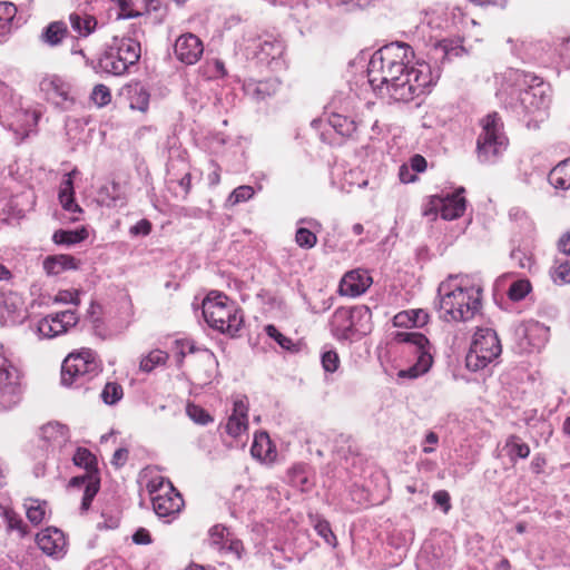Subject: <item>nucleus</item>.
Wrapping results in <instances>:
<instances>
[{"mask_svg":"<svg viewBox=\"0 0 570 570\" xmlns=\"http://www.w3.org/2000/svg\"><path fill=\"white\" fill-rule=\"evenodd\" d=\"M248 429V403L246 397L234 402L233 413L229 415L225 425L226 433L233 438H238Z\"/></svg>","mask_w":570,"mask_h":570,"instance_id":"obj_20","label":"nucleus"},{"mask_svg":"<svg viewBox=\"0 0 570 570\" xmlns=\"http://www.w3.org/2000/svg\"><path fill=\"white\" fill-rule=\"evenodd\" d=\"M151 230V224L147 219H141L130 227L129 233L131 236H147Z\"/></svg>","mask_w":570,"mask_h":570,"instance_id":"obj_61","label":"nucleus"},{"mask_svg":"<svg viewBox=\"0 0 570 570\" xmlns=\"http://www.w3.org/2000/svg\"><path fill=\"white\" fill-rule=\"evenodd\" d=\"M505 78L519 87V105L524 114L534 115L549 107V87L538 77L512 69L505 73Z\"/></svg>","mask_w":570,"mask_h":570,"instance_id":"obj_6","label":"nucleus"},{"mask_svg":"<svg viewBox=\"0 0 570 570\" xmlns=\"http://www.w3.org/2000/svg\"><path fill=\"white\" fill-rule=\"evenodd\" d=\"M289 482L302 492L311 490L313 482L305 464H296L288 471Z\"/></svg>","mask_w":570,"mask_h":570,"instance_id":"obj_32","label":"nucleus"},{"mask_svg":"<svg viewBox=\"0 0 570 570\" xmlns=\"http://www.w3.org/2000/svg\"><path fill=\"white\" fill-rule=\"evenodd\" d=\"M77 466L86 469V474H92L96 471L97 460L96 456L85 448H78L72 458Z\"/></svg>","mask_w":570,"mask_h":570,"instance_id":"obj_39","label":"nucleus"},{"mask_svg":"<svg viewBox=\"0 0 570 570\" xmlns=\"http://www.w3.org/2000/svg\"><path fill=\"white\" fill-rule=\"evenodd\" d=\"M187 414L197 424L206 425L213 421L210 415L203 407L195 404L187 406Z\"/></svg>","mask_w":570,"mask_h":570,"instance_id":"obj_53","label":"nucleus"},{"mask_svg":"<svg viewBox=\"0 0 570 570\" xmlns=\"http://www.w3.org/2000/svg\"><path fill=\"white\" fill-rule=\"evenodd\" d=\"M167 482L169 481L164 476H155L148 482L147 489L154 497L155 494L163 493L165 490H167Z\"/></svg>","mask_w":570,"mask_h":570,"instance_id":"obj_59","label":"nucleus"},{"mask_svg":"<svg viewBox=\"0 0 570 570\" xmlns=\"http://www.w3.org/2000/svg\"><path fill=\"white\" fill-rule=\"evenodd\" d=\"M67 29L62 22L50 23L41 35L43 42L57 46L66 36Z\"/></svg>","mask_w":570,"mask_h":570,"instance_id":"obj_40","label":"nucleus"},{"mask_svg":"<svg viewBox=\"0 0 570 570\" xmlns=\"http://www.w3.org/2000/svg\"><path fill=\"white\" fill-rule=\"evenodd\" d=\"M41 436L51 445L61 448L69 441V430L59 422H50L41 428Z\"/></svg>","mask_w":570,"mask_h":570,"instance_id":"obj_26","label":"nucleus"},{"mask_svg":"<svg viewBox=\"0 0 570 570\" xmlns=\"http://www.w3.org/2000/svg\"><path fill=\"white\" fill-rule=\"evenodd\" d=\"M414 51L404 42L389 43L370 59L368 82L396 102H410L425 94L435 78L423 60H414Z\"/></svg>","mask_w":570,"mask_h":570,"instance_id":"obj_1","label":"nucleus"},{"mask_svg":"<svg viewBox=\"0 0 570 570\" xmlns=\"http://www.w3.org/2000/svg\"><path fill=\"white\" fill-rule=\"evenodd\" d=\"M77 263L75 257L70 255L48 256L43 261V269L48 275H58L67 269H76Z\"/></svg>","mask_w":570,"mask_h":570,"instance_id":"obj_28","label":"nucleus"},{"mask_svg":"<svg viewBox=\"0 0 570 570\" xmlns=\"http://www.w3.org/2000/svg\"><path fill=\"white\" fill-rule=\"evenodd\" d=\"M483 288L473 277L449 275L438 286V311L444 322H469L482 308Z\"/></svg>","mask_w":570,"mask_h":570,"instance_id":"obj_2","label":"nucleus"},{"mask_svg":"<svg viewBox=\"0 0 570 570\" xmlns=\"http://www.w3.org/2000/svg\"><path fill=\"white\" fill-rule=\"evenodd\" d=\"M413 327H422L429 322V314L424 309H410Z\"/></svg>","mask_w":570,"mask_h":570,"instance_id":"obj_63","label":"nucleus"},{"mask_svg":"<svg viewBox=\"0 0 570 570\" xmlns=\"http://www.w3.org/2000/svg\"><path fill=\"white\" fill-rule=\"evenodd\" d=\"M21 375L18 368L0 354V410H8L19 403L22 393Z\"/></svg>","mask_w":570,"mask_h":570,"instance_id":"obj_13","label":"nucleus"},{"mask_svg":"<svg viewBox=\"0 0 570 570\" xmlns=\"http://www.w3.org/2000/svg\"><path fill=\"white\" fill-rule=\"evenodd\" d=\"M278 89V81L276 79L257 81L248 83L246 90L256 100H264L274 95Z\"/></svg>","mask_w":570,"mask_h":570,"instance_id":"obj_34","label":"nucleus"},{"mask_svg":"<svg viewBox=\"0 0 570 570\" xmlns=\"http://www.w3.org/2000/svg\"><path fill=\"white\" fill-rule=\"evenodd\" d=\"M203 316L210 327L230 336H235L243 324V316L235 303L214 291L203 301Z\"/></svg>","mask_w":570,"mask_h":570,"instance_id":"obj_3","label":"nucleus"},{"mask_svg":"<svg viewBox=\"0 0 570 570\" xmlns=\"http://www.w3.org/2000/svg\"><path fill=\"white\" fill-rule=\"evenodd\" d=\"M141 55L140 43L129 37H114L98 60V70L114 76L124 75Z\"/></svg>","mask_w":570,"mask_h":570,"instance_id":"obj_5","label":"nucleus"},{"mask_svg":"<svg viewBox=\"0 0 570 570\" xmlns=\"http://www.w3.org/2000/svg\"><path fill=\"white\" fill-rule=\"evenodd\" d=\"M532 335H539L540 340L535 343H532L533 347L540 348L548 337V328L541 325L538 322L530 323L525 327V336L531 338Z\"/></svg>","mask_w":570,"mask_h":570,"instance_id":"obj_51","label":"nucleus"},{"mask_svg":"<svg viewBox=\"0 0 570 570\" xmlns=\"http://www.w3.org/2000/svg\"><path fill=\"white\" fill-rule=\"evenodd\" d=\"M223 551L234 553L237 559H240L242 553L244 551V547L240 540L228 538L226 540L225 549Z\"/></svg>","mask_w":570,"mask_h":570,"instance_id":"obj_64","label":"nucleus"},{"mask_svg":"<svg viewBox=\"0 0 570 570\" xmlns=\"http://www.w3.org/2000/svg\"><path fill=\"white\" fill-rule=\"evenodd\" d=\"M98 362L95 353L83 348L69 354L61 367V383L66 386H80L98 373Z\"/></svg>","mask_w":570,"mask_h":570,"instance_id":"obj_11","label":"nucleus"},{"mask_svg":"<svg viewBox=\"0 0 570 570\" xmlns=\"http://www.w3.org/2000/svg\"><path fill=\"white\" fill-rule=\"evenodd\" d=\"M110 1L116 3L119 8V11L117 13L118 19H130V18H136L140 14L138 11H135L131 8L130 0H110Z\"/></svg>","mask_w":570,"mask_h":570,"instance_id":"obj_54","label":"nucleus"},{"mask_svg":"<svg viewBox=\"0 0 570 570\" xmlns=\"http://www.w3.org/2000/svg\"><path fill=\"white\" fill-rule=\"evenodd\" d=\"M557 51L563 63L570 68V36L558 39Z\"/></svg>","mask_w":570,"mask_h":570,"instance_id":"obj_55","label":"nucleus"},{"mask_svg":"<svg viewBox=\"0 0 570 570\" xmlns=\"http://www.w3.org/2000/svg\"><path fill=\"white\" fill-rule=\"evenodd\" d=\"M372 312L365 305L340 307L331 318V332L340 341H351L366 335L372 330Z\"/></svg>","mask_w":570,"mask_h":570,"instance_id":"obj_7","label":"nucleus"},{"mask_svg":"<svg viewBox=\"0 0 570 570\" xmlns=\"http://www.w3.org/2000/svg\"><path fill=\"white\" fill-rule=\"evenodd\" d=\"M38 548L48 557L62 559L67 553V541L61 530L47 528L36 537Z\"/></svg>","mask_w":570,"mask_h":570,"instance_id":"obj_15","label":"nucleus"},{"mask_svg":"<svg viewBox=\"0 0 570 570\" xmlns=\"http://www.w3.org/2000/svg\"><path fill=\"white\" fill-rule=\"evenodd\" d=\"M468 53L466 48L462 45V39L444 38L438 41L432 49V57L441 62L451 61L453 58Z\"/></svg>","mask_w":570,"mask_h":570,"instance_id":"obj_22","label":"nucleus"},{"mask_svg":"<svg viewBox=\"0 0 570 570\" xmlns=\"http://www.w3.org/2000/svg\"><path fill=\"white\" fill-rule=\"evenodd\" d=\"M27 518L33 524L40 523L45 518V509L40 504L27 507Z\"/></svg>","mask_w":570,"mask_h":570,"instance_id":"obj_60","label":"nucleus"},{"mask_svg":"<svg viewBox=\"0 0 570 570\" xmlns=\"http://www.w3.org/2000/svg\"><path fill=\"white\" fill-rule=\"evenodd\" d=\"M394 340L397 343L409 344L416 357L413 365L399 372L400 377L416 379L430 370L433 358L430 352L431 345L425 335L420 332L402 331L395 333Z\"/></svg>","mask_w":570,"mask_h":570,"instance_id":"obj_10","label":"nucleus"},{"mask_svg":"<svg viewBox=\"0 0 570 570\" xmlns=\"http://www.w3.org/2000/svg\"><path fill=\"white\" fill-rule=\"evenodd\" d=\"M153 508L159 518L174 517L180 512L184 507V500L180 493L167 482V490L153 497Z\"/></svg>","mask_w":570,"mask_h":570,"instance_id":"obj_17","label":"nucleus"},{"mask_svg":"<svg viewBox=\"0 0 570 570\" xmlns=\"http://www.w3.org/2000/svg\"><path fill=\"white\" fill-rule=\"evenodd\" d=\"M228 535L229 532L225 527L214 525L209 531V544L219 551L224 550Z\"/></svg>","mask_w":570,"mask_h":570,"instance_id":"obj_48","label":"nucleus"},{"mask_svg":"<svg viewBox=\"0 0 570 570\" xmlns=\"http://www.w3.org/2000/svg\"><path fill=\"white\" fill-rule=\"evenodd\" d=\"M122 387L116 382H108L101 392V399L108 405L116 404L122 399Z\"/></svg>","mask_w":570,"mask_h":570,"instance_id":"obj_43","label":"nucleus"},{"mask_svg":"<svg viewBox=\"0 0 570 570\" xmlns=\"http://www.w3.org/2000/svg\"><path fill=\"white\" fill-rule=\"evenodd\" d=\"M463 193L464 188H460L455 193L448 194L446 196H431L423 208V215L435 219L440 214L445 220H453L461 217L466 207V200L462 196Z\"/></svg>","mask_w":570,"mask_h":570,"instance_id":"obj_12","label":"nucleus"},{"mask_svg":"<svg viewBox=\"0 0 570 570\" xmlns=\"http://www.w3.org/2000/svg\"><path fill=\"white\" fill-rule=\"evenodd\" d=\"M250 453L254 458L262 461L272 459V445L269 436L266 433L255 435L254 442L250 448Z\"/></svg>","mask_w":570,"mask_h":570,"instance_id":"obj_36","label":"nucleus"},{"mask_svg":"<svg viewBox=\"0 0 570 570\" xmlns=\"http://www.w3.org/2000/svg\"><path fill=\"white\" fill-rule=\"evenodd\" d=\"M87 237L88 232L86 230V228H80L76 230L59 229L55 232L52 239L56 244L70 246L85 240Z\"/></svg>","mask_w":570,"mask_h":570,"instance_id":"obj_37","label":"nucleus"},{"mask_svg":"<svg viewBox=\"0 0 570 570\" xmlns=\"http://www.w3.org/2000/svg\"><path fill=\"white\" fill-rule=\"evenodd\" d=\"M78 174L77 169L71 170L66 174L65 178L60 184L59 189V202L63 209L70 213H81L80 206L75 202V191H73V176Z\"/></svg>","mask_w":570,"mask_h":570,"instance_id":"obj_24","label":"nucleus"},{"mask_svg":"<svg viewBox=\"0 0 570 570\" xmlns=\"http://www.w3.org/2000/svg\"><path fill=\"white\" fill-rule=\"evenodd\" d=\"M17 8L11 2H0V43L7 41L13 30Z\"/></svg>","mask_w":570,"mask_h":570,"instance_id":"obj_29","label":"nucleus"},{"mask_svg":"<svg viewBox=\"0 0 570 570\" xmlns=\"http://www.w3.org/2000/svg\"><path fill=\"white\" fill-rule=\"evenodd\" d=\"M0 122L22 140L37 126L36 111L22 108L21 99L4 83H0Z\"/></svg>","mask_w":570,"mask_h":570,"instance_id":"obj_4","label":"nucleus"},{"mask_svg":"<svg viewBox=\"0 0 570 570\" xmlns=\"http://www.w3.org/2000/svg\"><path fill=\"white\" fill-rule=\"evenodd\" d=\"M551 277L556 284H570V262L557 259L551 269Z\"/></svg>","mask_w":570,"mask_h":570,"instance_id":"obj_42","label":"nucleus"},{"mask_svg":"<svg viewBox=\"0 0 570 570\" xmlns=\"http://www.w3.org/2000/svg\"><path fill=\"white\" fill-rule=\"evenodd\" d=\"M322 365L323 368L328 372L333 373L338 368L340 365V358L335 351H326L322 354Z\"/></svg>","mask_w":570,"mask_h":570,"instance_id":"obj_56","label":"nucleus"},{"mask_svg":"<svg viewBox=\"0 0 570 570\" xmlns=\"http://www.w3.org/2000/svg\"><path fill=\"white\" fill-rule=\"evenodd\" d=\"M295 242L299 247L312 248L316 245V235L307 228L299 227L295 234Z\"/></svg>","mask_w":570,"mask_h":570,"instance_id":"obj_52","label":"nucleus"},{"mask_svg":"<svg viewBox=\"0 0 570 570\" xmlns=\"http://www.w3.org/2000/svg\"><path fill=\"white\" fill-rule=\"evenodd\" d=\"M72 487H85L81 510L87 511L99 490V480L92 474H85L82 476H75L70 480Z\"/></svg>","mask_w":570,"mask_h":570,"instance_id":"obj_25","label":"nucleus"},{"mask_svg":"<svg viewBox=\"0 0 570 570\" xmlns=\"http://www.w3.org/2000/svg\"><path fill=\"white\" fill-rule=\"evenodd\" d=\"M481 128L476 140L478 159L481 163H494L508 147L501 117L497 112L487 115L481 120Z\"/></svg>","mask_w":570,"mask_h":570,"instance_id":"obj_8","label":"nucleus"},{"mask_svg":"<svg viewBox=\"0 0 570 570\" xmlns=\"http://www.w3.org/2000/svg\"><path fill=\"white\" fill-rule=\"evenodd\" d=\"M265 332L271 338L275 340L282 348L286 351H295L296 345L294 342L289 337L283 335L274 325H267L265 327Z\"/></svg>","mask_w":570,"mask_h":570,"instance_id":"obj_50","label":"nucleus"},{"mask_svg":"<svg viewBox=\"0 0 570 570\" xmlns=\"http://www.w3.org/2000/svg\"><path fill=\"white\" fill-rule=\"evenodd\" d=\"M78 322L79 317L76 311L67 309L41 318L38 322L37 332L40 337L53 338L67 333L69 328L76 326Z\"/></svg>","mask_w":570,"mask_h":570,"instance_id":"obj_14","label":"nucleus"},{"mask_svg":"<svg viewBox=\"0 0 570 570\" xmlns=\"http://www.w3.org/2000/svg\"><path fill=\"white\" fill-rule=\"evenodd\" d=\"M502 346L497 332L492 328H479L465 357L466 367L480 371L493 363L501 354Z\"/></svg>","mask_w":570,"mask_h":570,"instance_id":"obj_9","label":"nucleus"},{"mask_svg":"<svg viewBox=\"0 0 570 570\" xmlns=\"http://www.w3.org/2000/svg\"><path fill=\"white\" fill-rule=\"evenodd\" d=\"M511 261L520 268H530L532 265L531 257L521 249H513L510 254Z\"/></svg>","mask_w":570,"mask_h":570,"instance_id":"obj_57","label":"nucleus"},{"mask_svg":"<svg viewBox=\"0 0 570 570\" xmlns=\"http://www.w3.org/2000/svg\"><path fill=\"white\" fill-rule=\"evenodd\" d=\"M24 302L16 292L0 293V324L10 326L20 323L23 320Z\"/></svg>","mask_w":570,"mask_h":570,"instance_id":"obj_16","label":"nucleus"},{"mask_svg":"<svg viewBox=\"0 0 570 570\" xmlns=\"http://www.w3.org/2000/svg\"><path fill=\"white\" fill-rule=\"evenodd\" d=\"M256 56L262 62H269L282 57L284 47L279 41H261L257 46Z\"/></svg>","mask_w":570,"mask_h":570,"instance_id":"obj_35","label":"nucleus"},{"mask_svg":"<svg viewBox=\"0 0 570 570\" xmlns=\"http://www.w3.org/2000/svg\"><path fill=\"white\" fill-rule=\"evenodd\" d=\"M55 302L63 304H72L78 306L80 304L78 291H60L55 297Z\"/></svg>","mask_w":570,"mask_h":570,"instance_id":"obj_58","label":"nucleus"},{"mask_svg":"<svg viewBox=\"0 0 570 570\" xmlns=\"http://www.w3.org/2000/svg\"><path fill=\"white\" fill-rule=\"evenodd\" d=\"M255 190L249 185H242L235 188L227 198V204L235 206L239 203H244L253 198Z\"/></svg>","mask_w":570,"mask_h":570,"instance_id":"obj_46","label":"nucleus"},{"mask_svg":"<svg viewBox=\"0 0 570 570\" xmlns=\"http://www.w3.org/2000/svg\"><path fill=\"white\" fill-rule=\"evenodd\" d=\"M168 354L161 350H154L140 360L139 367L144 372H151L156 366L166 363Z\"/></svg>","mask_w":570,"mask_h":570,"instance_id":"obj_41","label":"nucleus"},{"mask_svg":"<svg viewBox=\"0 0 570 570\" xmlns=\"http://www.w3.org/2000/svg\"><path fill=\"white\" fill-rule=\"evenodd\" d=\"M2 515L9 530L18 531L21 538L27 535L28 525L23 523L21 518L16 512L9 509H3Z\"/></svg>","mask_w":570,"mask_h":570,"instance_id":"obj_44","label":"nucleus"},{"mask_svg":"<svg viewBox=\"0 0 570 570\" xmlns=\"http://www.w3.org/2000/svg\"><path fill=\"white\" fill-rule=\"evenodd\" d=\"M433 500L435 504L442 508L443 512L448 513L451 509L450 494L445 490H439L434 492Z\"/></svg>","mask_w":570,"mask_h":570,"instance_id":"obj_62","label":"nucleus"},{"mask_svg":"<svg viewBox=\"0 0 570 570\" xmlns=\"http://www.w3.org/2000/svg\"><path fill=\"white\" fill-rule=\"evenodd\" d=\"M128 100L131 109L139 110L141 112L147 111L149 107L150 95L145 86L135 83L128 87Z\"/></svg>","mask_w":570,"mask_h":570,"instance_id":"obj_30","label":"nucleus"},{"mask_svg":"<svg viewBox=\"0 0 570 570\" xmlns=\"http://www.w3.org/2000/svg\"><path fill=\"white\" fill-rule=\"evenodd\" d=\"M98 203L109 208L125 206L126 197L121 186L115 181L101 186L98 190Z\"/></svg>","mask_w":570,"mask_h":570,"instance_id":"obj_23","label":"nucleus"},{"mask_svg":"<svg viewBox=\"0 0 570 570\" xmlns=\"http://www.w3.org/2000/svg\"><path fill=\"white\" fill-rule=\"evenodd\" d=\"M372 278L361 269L346 273L340 284V293L345 296L356 297L363 294L371 285Z\"/></svg>","mask_w":570,"mask_h":570,"instance_id":"obj_21","label":"nucleus"},{"mask_svg":"<svg viewBox=\"0 0 570 570\" xmlns=\"http://www.w3.org/2000/svg\"><path fill=\"white\" fill-rule=\"evenodd\" d=\"M90 99L98 108H102L111 101L110 89L102 83L96 85L90 94Z\"/></svg>","mask_w":570,"mask_h":570,"instance_id":"obj_47","label":"nucleus"},{"mask_svg":"<svg viewBox=\"0 0 570 570\" xmlns=\"http://www.w3.org/2000/svg\"><path fill=\"white\" fill-rule=\"evenodd\" d=\"M174 52L180 62L195 65L203 56L204 45L196 35L184 33L176 39Z\"/></svg>","mask_w":570,"mask_h":570,"instance_id":"obj_18","label":"nucleus"},{"mask_svg":"<svg viewBox=\"0 0 570 570\" xmlns=\"http://www.w3.org/2000/svg\"><path fill=\"white\" fill-rule=\"evenodd\" d=\"M548 180L556 189H570V157L560 161L550 170Z\"/></svg>","mask_w":570,"mask_h":570,"instance_id":"obj_27","label":"nucleus"},{"mask_svg":"<svg viewBox=\"0 0 570 570\" xmlns=\"http://www.w3.org/2000/svg\"><path fill=\"white\" fill-rule=\"evenodd\" d=\"M507 453L512 462L517 459H527L530 454V448L517 435H510L505 442Z\"/></svg>","mask_w":570,"mask_h":570,"instance_id":"obj_38","label":"nucleus"},{"mask_svg":"<svg viewBox=\"0 0 570 570\" xmlns=\"http://www.w3.org/2000/svg\"><path fill=\"white\" fill-rule=\"evenodd\" d=\"M41 90L46 92L47 99L58 107L68 109L73 105L69 83L59 77H51L41 81Z\"/></svg>","mask_w":570,"mask_h":570,"instance_id":"obj_19","label":"nucleus"},{"mask_svg":"<svg viewBox=\"0 0 570 570\" xmlns=\"http://www.w3.org/2000/svg\"><path fill=\"white\" fill-rule=\"evenodd\" d=\"M328 124L337 134L345 137H351L357 128L354 119L338 112L331 114Z\"/></svg>","mask_w":570,"mask_h":570,"instance_id":"obj_33","label":"nucleus"},{"mask_svg":"<svg viewBox=\"0 0 570 570\" xmlns=\"http://www.w3.org/2000/svg\"><path fill=\"white\" fill-rule=\"evenodd\" d=\"M71 28L81 37H88L97 28V20L94 16L75 12L69 17Z\"/></svg>","mask_w":570,"mask_h":570,"instance_id":"obj_31","label":"nucleus"},{"mask_svg":"<svg viewBox=\"0 0 570 570\" xmlns=\"http://www.w3.org/2000/svg\"><path fill=\"white\" fill-rule=\"evenodd\" d=\"M531 285L528 279H519L511 284L508 295L509 298L518 302L523 299L530 292Z\"/></svg>","mask_w":570,"mask_h":570,"instance_id":"obj_49","label":"nucleus"},{"mask_svg":"<svg viewBox=\"0 0 570 570\" xmlns=\"http://www.w3.org/2000/svg\"><path fill=\"white\" fill-rule=\"evenodd\" d=\"M314 529L317 532V534L321 538H323L328 546L333 548L337 546L336 537L333 533L328 521H326L325 519L317 518L314 521Z\"/></svg>","mask_w":570,"mask_h":570,"instance_id":"obj_45","label":"nucleus"}]
</instances>
